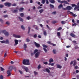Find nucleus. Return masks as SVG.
<instances>
[{
	"instance_id": "1",
	"label": "nucleus",
	"mask_w": 79,
	"mask_h": 79,
	"mask_svg": "<svg viewBox=\"0 0 79 79\" xmlns=\"http://www.w3.org/2000/svg\"><path fill=\"white\" fill-rule=\"evenodd\" d=\"M23 63L25 65H29L30 63H29V60H23Z\"/></svg>"
},
{
	"instance_id": "2",
	"label": "nucleus",
	"mask_w": 79,
	"mask_h": 79,
	"mask_svg": "<svg viewBox=\"0 0 79 79\" xmlns=\"http://www.w3.org/2000/svg\"><path fill=\"white\" fill-rule=\"evenodd\" d=\"M2 32L4 34L5 36H6V37H8V35H9V33L8 32H6V30H3L2 31Z\"/></svg>"
},
{
	"instance_id": "3",
	"label": "nucleus",
	"mask_w": 79,
	"mask_h": 79,
	"mask_svg": "<svg viewBox=\"0 0 79 79\" xmlns=\"http://www.w3.org/2000/svg\"><path fill=\"white\" fill-rule=\"evenodd\" d=\"M58 2H60V3H64L65 4H67V5H69V3L67 1L64 0L61 1V0H59L58 1Z\"/></svg>"
},
{
	"instance_id": "4",
	"label": "nucleus",
	"mask_w": 79,
	"mask_h": 79,
	"mask_svg": "<svg viewBox=\"0 0 79 79\" xmlns=\"http://www.w3.org/2000/svg\"><path fill=\"white\" fill-rule=\"evenodd\" d=\"M4 5L6 6H7L8 7H10L11 5V3L9 2H6L4 3Z\"/></svg>"
},
{
	"instance_id": "5",
	"label": "nucleus",
	"mask_w": 79,
	"mask_h": 79,
	"mask_svg": "<svg viewBox=\"0 0 79 79\" xmlns=\"http://www.w3.org/2000/svg\"><path fill=\"white\" fill-rule=\"evenodd\" d=\"M23 69H24L26 72H29V69H28V68L27 67H26L24 66H23L22 67Z\"/></svg>"
},
{
	"instance_id": "6",
	"label": "nucleus",
	"mask_w": 79,
	"mask_h": 79,
	"mask_svg": "<svg viewBox=\"0 0 79 79\" xmlns=\"http://www.w3.org/2000/svg\"><path fill=\"white\" fill-rule=\"evenodd\" d=\"M34 44L35 46H36L37 48H39L40 47V44L37 43L36 42H34Z\"/></svg>"
},
{
	"instance_id": "7",
	"label": "nucleus",
	"mask_w": 79,
	"mask_h": 79,
	"mask_svg": "<svg viewBox=\"0 0 79 79\" xmlns=\"http://www.w3.org/2000/svg\"><path fill=\"white\" fill-rule=\"evenodd\" d=\"M13 35L14 37H15L16 38H20V37H21V36L20 35H16L15 34H14Z\"/></svg>"
},
{
	"instance_id": "8",
	"label": "nucleus",
	"mask_w": 79,
	"mask_h": 79,
	"mask_svg": "<svg viewBox=\"0 0 79 79\" xmlns=\"http://www.w3.org/2000/svg\"><path fill=\"white\" fill-rule=\"evenodd\" d=\"M40 55V52H37L35 55V58H37Z\"/></svg>"
},
{
	"instance_id": "9",
	"label": "nucleus",
	"mask_w": 79,
	"mask_h": 79,
	"mask_svg": "<svg viewBox=\"0 0 79 79\" xmlns=\"http://www.w3.org/2000/svg\"><path fill=\"white\" fill-rule=\"evenodd\" d=\"M15 44H14V46H16V45H18V40H15Z\"/></svg>"
},
{
	"instance_id": "10",
	"label": "nucleus",
	"mask_w": 79,
	"mask_h": 79,
	"mask_svg": "<svg viewBox=\"0 0 79 79\" xmlns=\"http://www.w3.org/2000/svg\"><path fill=\"white\" fill-rule=\"evenodd\" d=\"M7 74H8L7 76V77H8V76H10L11 75V73L10 72V70H8L7 71Z\"/></svg>"
},
{
	"instance_id": "11",
	"label": "nucleus",
	"mask_w": 79,
	"mask_h": 79,
	"mask_svg": "<svg viewBox=\"0 0 79 79\" xmlns=\"http://www.w3.org/2000/svg\"><path fill=\"white\" fill-rule=\"evenodd\" d=\"M66 9L68 10H71L72 9V7L69 6H68L66 7Z\"/></svg>"
},
{
	"instance_id": "12",
	"label": "nucleus",
	"mask_w": 79,
	"mask_h": 79,
	"mask_svg": "<svg viewBox=\"0 0 79 79\" xmlns=\"http://www.w3.org/2000/svg\"><path fill=\"white\" fill-rule=\"evenodd\" d=\"M13 66H10V67L8 68L9 69L10 71H11L13 69Z\"/></svg>"
},
{
	"instance_id": "13",
	"label": "nucleus",
	"mask_w": 79,
	"mask_h": 79,
	"mask_svg": "<svg viewBox=\"0 0 79 79\" xmlns=\"http://www.w3.org/2000/svg\"><path fill=\"white\" fill-rule=\"evenodd\" d=\"M56 66L57 68H59V69H61V68H62V67L61 66L58 64H57Z\"/></svg>"
},
{
	"instance_id": "14",
	"label": "nucleus",
	"mask_w": 79,
	"mask_h": 79,
	"mask_svg": "<svg viewBox=\"0 0 79 79\" xmlns=\"http://www.w3.org/2000/svg\"><path fill=\"white\" fill-rule=\"evenodd\" d=\"M49 1L51 3H55V0H49Z\"/></svg>"
},
{
	"instance_id": "15",
	"label": "nucleus",
	"mask_w": 79,
	"mask_h": 79,
	"mask_svg": "<svg viewBox=\"0 0 79 79\" xmlns=\"http://www.w3.org/2000/svg\"><path fill=\"white\" fill-rule=\"evenodd\" d=\"M49 62L50 63H52V62H53V59L52 58H51L49 59Z\"/></svg>"
},
{
	"instance_id": "16",
	"label": "nucleus",
	"mask_w": 79,
	"mask_h": 79,
	"mask_svg": "<svg viewBox=\"0 0 79 79\" xmlns=\"http://www.w3.org/2000/svg\"><path fill=\"white\" fill-rule=\"evenodd\" d=\"M45 71H46V72H47V73H50V70H49V69H48L47 68H46L45 69Z\"/></svg>"
},
{
	"instance_id": "17",
	"label": "nucleus",
	"mask_w": 79,
	"mask_h": 79,
	"mask_svg": "<svg viewBox=\"0 0 79 79\" xmlns=\"http://www.w3.org/2000/svg\"><path fill=\"white\" fill-rule=\"evenodd\" d=\"M73 66H75V65H76V64H77V62L76 61V60H74L73 61Z\"/></svg>"
},
{
	"instance_id": "18",
	"label": "nucleus",
	"mask_w": 79,
	"mask_h": 79,
	"mask_svg": "<svg viewBox=\"0 0 79 79\" xmlns=\"http://www.w3.org/2000/svg\"><path fill=\"white\" fill-rule=\"evenodd\" d=\"M50 7L51 8H54V6L53 5H52L51 4H50Z\"/></svg>"
},
{
	"instance_id": "19",
	"label": "nucleus",
	"mask_w": 79,
	"mask_h": 79,
	"mask_svg": "<svg viewBox=\"0 0 79 79\" xmlns=\"http://www.w3.org/2000/svg\"><path fill=\"white\" fill-rule=\"evenodd\" d=\"M70 35L72 37H76V35H75L74 34L72 33L70 34Z\"/></svg>"
},
{
	"instance_id": "20",
	"label": "nucleus",
	"mask_w": 79,
	"mask_h": 79,
	"mask_svg": "<svg viewBox=\"0 0 79 79\" xmlns=\"http://www.w3.org/2000/svg\"><path fill=\"white\" fill-rule=\"evenodd\" d=\"M63 7V5L62 4H60L59 5V6H58V8L60 9L61 8Z\"/></svg>"
},
{
	"instance_id": "21",
	"label": "nucleus",
	"mask_w": 79,
	"mask_h": 79,
	"mask_svg": "<svg viewBox=\"0 0 79 79\" xmlns=\"http://www.w3.org/2000/svg\"><path fill=\"white\" fill-rule=\"evenodd\" d=\"M43 11H44V9H41L39 10V12L40 13H42Z\"/></svg>"
},
{
	"instance_id": "22",
	"label": "nucleus",
	"mask_w": 79,
	"mask_h": 79,
	"mask_svg": "<svg viewBox=\"0 0 79 79\" xmlns=\"http://www.w3.org/2000/svg\"><path fill=\"white\" fill-rule=\"evenodd\" d=\"M19 19L20 20V21H22V22L23 21V19L21 18V17H19Z\"/></svg>"
},
{
	"instance_id": "23",
	"label": "nucleus",
	"mask_w": 79,
	"mask_h": 79,
	"mask_svg": "<svg viewBox=\"0 0 79 79\" xmlns=\"http://www.w3.org/2000/svg\"><path fill=\"white\" fill-rule=\"evenodd\" d=\"M23 10H24V8L23 7H21L19 10V11H23Z\"/></svg>"
},
{
	"instance_id": "24",
	"label": "nucleus",
	"mask_w": 79,
	"mask_h": 79,
	"mask_svg": "<svg viewBox=\"0 0 79 79\" xmlns=\"http://www.w3.org/2000/svg\"><path fill=\"white\" fill-rule=\"evenodd\" d=\"M57 36H59V37L61 36V34H60V32H58L57 33Z\"/></svg>"
},
{
	"instance_id": "25",
	"label": "nucleus",
	"mask_w": 79,
	"mask_h": 79,
	"mask_svg": "<svg viewBox=\"0 0 79 79\" xmlns=\"http://www.w3.org/2000/svg\"><path fill=\"white\" fill-rule=\"evenodd\" d=\"M54 64H55V63H52V64H51V63L48 64V65L49 66H50V65L53 66V65H54Z\"/></svg>"
},
{
	"instance_id": "26",
	"label": "nucleus",
	"mask_w": 79,
	"mask_h": 79,
	"mask_svg": "<svg viewBox=\"0 0 79 79\" xmlns=\"http://www.w3.org/2000/svg\"><path fill=\"white\" fill-rule=\"evenodd\" d=\"M24 14H23V13H21L20 14V15L21 17H23L24 16Z\"/></svg>"
},
{
	"instance_id": "27",
	"label": "nucleus",
	"mask_w": 79,
	"mask_h": 79,
	"mask_svg": "<svg viewBox=\"0 0 79 79\" xmlns=\"http://www.w3.org/2000/svg\"><path fill=\"white\" fill-rule=\"evenodd\" d=\"M5 44H9V41L8 40H6V41H5Z\"/></svg>"
},
{
	"instance_id": "28",
	"label": "nucleus",
	"mask_w": 79,
	"mask_h": 79,
	"mask_svg": "<svg viewBox=\"0 0 79 79\" xmlns=\"http://www.w3.org/2000/svg\"><path fill=\"white\" fill-rule=\"evenodd\" d=\"M72 15L73 16H74V17H76V16H77V15H76V14H74L72 12Z\"/></svg>"
},
{
	"instance_id": "29",
	"label": "nucleus",
	"mask_w": 79,
	"mask_h": 79,
	"mask_svg": "<svg viewBox=\"0 0 79 79\" xmlns=\"http://www.w3.org/2000/svg\"><path fill=\"white\" fill-rule=\"evenodd\" d=\"M34 74H35V76H36L38 74V73L36 72V71H34Z\"/></svg>"
},
{
	"instance_id": "30",
	"label": "nucleus",
	"mask_w": 79,
	"mask_h": 79,
	"mask_svg": "<svg viewBox=\"0 0 79 79\" xmlns=\"http://www.w3.org/2000/svg\"><path fill=\"white\" fill-rule=\"evenodd\" d=\"M43 47L44 48H47V47H48V46L45 45V44L43 45Z\"/></svg>"
},
{
	"instance_id": "31",
	"label": "nucleus",
	"mask_w": 79,
	"mask_h": 79,
	"mask_svg": "<svg viewBox=\"0 0 79 79\" xmlns=\"http://www.w3.org/2000/svg\"><path fill=\"white\" fill-rule=\"evenodd\" d=\"M44 35L46 36V35H47V32H46V31H44Z\"/></svg>"
},
{
	"instance_id": "32",
	"label": "nucleus",
	"mask_w": 79,
	"mask_h": 79,
	"mask_svg": "<svg viewBox=\"0 0 79 79\" xmlns=\"http://www.w3.org/2000/svg\"><path fill=\"white\" fill-rule=\"evenodd\" d=\"M45 3V0H42V3L44 4Z\"/></svg>"
},
{
	"instance_id": "33",
	"label": "nucleus",
	"mask_w": 79,
	"mask_h": 79,
	"mask_svg": "<svg viewBox=\"0 0 79 79\" xmlns=\"http://www.w3.org/2000/svg\"><path fill=\"white\" fill-rule=\"evenodd\" d=\"M16 12H18V10H15L13 11V13H16Z\"/></svg>"
},
{
	"instance_id": "34",
	"label": "nucleus",
	"mask_w": 79,
	"mask_h": 79,
	"mask_svg": "<svg viewBox=\"0 0 79 79\" xmlns=\"http://www.w3.org/2000/svg\"><path fill=\"white\" fill-rule=\"evenodd\" d=\"M31 29V27H28V34H29V32H30V30Z\"/></svg>"
},
{
	"instance_id": "35",
	"label": "nucleus",
	"mask_w": 79,
	"mask_h": 79,
	"mask_svg": "<svg viewBox=\"0 0 79 79\" xmlns=\"http://www.w3.org/2000/svg\"><path fill=\"white\" fill-rule=\"evenodd\" d=\"M21 27L22 29H23V30H24V29H25V28H24V26H23V25H22L21 26Z\"/></svg>"
},
{
	"instance_id": "36",
	"label": "nucleus",
	"mask_w": 79,
	"mask_h": 79,
	"mask_svg": "<svg viewBox=\"0 0 79 79\" xmlns=\"http://www.w3.org/2000/svg\"><path fill=\"white\" fill-rule=\"evenodd\" d=\"M56 23H57L56 21H53L52 22V24H55Z\"/></svg>"
},
{
	"instance_id": "37",
	"label": "nucleus",
	"mask_w": 79,
	"mask_h": 79,
	"mask_svg": "<svg viewBox=\"0 0 79 79\" xmlns=\"http://www.w3.org/2000/svg\"><path fill=\"white\" fill-rule=\"evenodd\" d=\"M43 50H44V52H47V49H46V48H43Z\"/></svg>"
},
{
	"instance_id": "38",
	"label": "nucleus",
	"mask_w": 79,
	"mask_h": 79,
	"mask_svg": "<svg viewBox=\"0 0 79 79\" xmlns=\"http://www.w3.org/2000/svg\"><path fill=\"white\" fill-rule=\"evenodd\" d=\"M53 53L54 54H56V50L53 49Z\"/></svg>"
},
{
	"instance_id": "39",
	"label": "nucleus",
	"mask_w": 79,
	"mask_h": 79,
	"mask_svg": "<svg viewBox=\"0 0 79 79\" xmlns=\"http://www.w3.org/2000/svg\"><path fill=\"white\" fill-rule=\"evenodd\" d=\"M61 23L62 24H65V22H64V21H62L61 22Z\"/></svg>"
},
{
	"instance_id": "40",
	"label": "nucleus",
	"mask_w": 79,
	"mask_h": 79,
	"mask_svg": "<svg viewBox=\"0 0 79 79\" xmlns=\"http://www.w3.org/2000/svg\"><path fill=\"white\" fill-rule=\"evenodd\" d=\"M0 21L1 22V23L3 24V21L2 19H0Z\"/></svg>"
},
{
	"instance_id": "41",
	"label": "nucleus",
	"mask_w": 79,
	"mask_h": 79,
	"mask_svg": "<svg viewBox=\"0 0 79 79\" xmlns=\"http://www.w3.org/2000/svg\"><path fill=\"white\" fill-rule=\"evenodd\" d=\"M38 52V50L37 49H35L34 51V53H35L37 52Z\"/></svg>"
},
{
	"instance_id": "42",
	"label": "nucleus",
	"mask_w": 79,
	"mask_h": 79,
	"mask_svg": "<svg viewBox=\"0 0 79 79\" xmlns=\"http://www.w3.org/2000/svg\"><path fill=\"white\" fill-rule=\"evenodd\" d=\"M8 15H7L3 16L4 18H8Z\"/></svg>"
},
{
	"instance_id": "43",
	"label": "nucleus",
	"mask_w": 79,
	"mask_h": 79,
	"mask_svg": "<svg viewBox=\"0 0 79 79\" xmlns=\"http://www.w3.org/2000/svg\"><path fill=\"white\" fill-rule=\"evenodd\" d=\"M3 79V77L2 75H1L0 76V79Z\"/></svg>"
},
{
	"instance_id": "44",
	"label": "nucleus",
	"mask_w": 79,
	"mask_h": 79,
	"mask_svg": "<svg viewBox=\"0 0 79 79\" xmlns=\"http://www.w3.org/2000/svg\"><path fill=\"white\" fill-rule=\"evenodd\" d=\"M77 24H76V23H74V24H72V26H77Z\"/></svg>"
},
{
	"instance_id": "45",
	"label": "nucleus",
	"mask_w": 79,
	"mask_h": 79,
	"mask_svg": "<svg viewBox=\"0 0 79 79\" xmlns=\"http://www.w3.org/2000/svg\"><path fill=\"white\" fill-rule=\"evenodd\" d=\"M41 68V67H40V64L39 65L38 67V69H40Z\"/></svg>"
},
{
	"instance_id": "46",
	"label": "nucleus",
	"mask_w": 79,
	"mask_h": 79,
	"mask_svg": "<svg viewBox=\"0 0 79 79\" xmlns=\"http://www.w3.org/2000/svg\"><path fill=\"white\" fill-rule=\"evenodd\" d=\"M72 7H74L75 6H76V5L75 4H72Z\"/></svg>"
},
{
	"instance_id": "47",
	"label": "nucleus",
	"mask_w": 79,
	"mask_h": 79,
	"mask_svg": "<svg viewBox=\"0 0 79 79\" xmlns=\"http://www.w3.org/2000/svg\"><path fill=\"white\" fill-rule=\"evenodd\" d=\"M0 68H1V71H5V69H4L3 68H2V67H0Z\"/></svg>"
},
{
	"instance_id": "48",
	"label": "nucleus",
	"mask_w": 79,
	"mask_h": 79,
	"mask_svg": "<svg viewBox=\"0 0 79 79\" xmlns=\"http://www.w3.org/2000/svg\"><path fill=\"white\" fill-rule=\"evenodd\" d=\"M61 29H62L61 27H60L57 29V31H60Z\"/></svg>"
},
{
	"instance_id": "49",
	"label": "nucleus",
	"mask_w": 79,
	"mask_h": 79,
	"mask_svg": "<svg viewBox=\"0 0 79 79\" xmlns=\"http://www.w3.org/2000/svg\"><path fill=\"white\" fill-rule=\"evenodd\" d=\"M12 5L13 6H16V4L14 3Z\"/></svg>"
},
{
	"instance_id": "50",
	"label": "nucleus",
	"mask_w": 79,
	"mask_h": 79,
	"mask_svg": "<svg viewBox=\"0 0 79 79\" xmlns=\"http://www.w3.org/2000/svg\"><path fill=\"white\" fill-rule=\"evenodd\" d=\"M49 69H52V70H53V69H54V68H53V67H52V68L49 67Z\"/></svg>"
},
{
	"instance_id": "51",
	"label": "nucleus",
	"mask_w": 79,
	"mask_h": 79,
	"mask_svg": "<svg viewBox=\"0 0 79 79\" xmlns=\"http://www.w3.org/2000/svg\"><path fill=\"white\" fill-rule=\"evenodd\" d=\"M6 24H7V25H10V23H9V22H6Z\"/></svg>"
},
{
	"instance_id": "52",
	"label": "nucleus",
	"mask_w": 79,
	"mask_h": 79,
	"mask_svg": "<svg viewBox=\"0 0 79 79\" xmlns=\"http://www.w3.org/2000/svg\"><path fill=\"white\" fill-rule=\"evenodd\" d=\"M0 42H1V43H5V40L1 41Z\"/></svg>"
},
{
	"instance_id": "53",
	"label": "nucleus",
	"mask_w": 79,
	"mask_h": 79,
	"mask_svg": "<svg viewBox=\"0 0 79 79\" xmlns=\"http://www.w3.org/2000/svg\"><path fill=\"white\" fill-rule=\"evenodd\" d=\"M33 37L34 38H36L37 37V34H35L34 35Z\"/></svg>"
},
{
	"instance_id": "54",
	"label": "nucleus",
	"mask_w": 79,
	"mask_h": 79,
	"mask_svg": "<svg viewBox=\"0 0 79 79\" xmlns=\"http://www.w3.org/2000/svg\"><path fill=\"white\" fill-rule=\"evenodd\" d=\"M27 42H30V40L29 39L27 38Z\"/></svg>"
},
{
	"instance_id": "55",
	"label": "nucleus",
	"mask_w": 79,
	"mask_h": 79,
	"mask_svg": "<svg viewBox=\"0 0 79 79\" xmlns=\"http://www.w3.org/2000/svg\"><path fill=\"white\" fill-rule=\"evenodd\" d=\"M43 64H48V62H45L43 63Z\"/></svg>"
},
{
	"instance_id": "56",
	"label": "nucleus",
	"mask_w": 79,
	"mask_h": 79,
	"mask_svg": "<svg viewBox=\"0 0 79 79\" xmlns=\"http://www.w3.org/2000/svg\"><path fill=\"white\" fill-rule=\"evenodd\" d=\"M79 8V6H77L76 7H75L74 8V10H76V8Z\"/></svg>"
},
{
	"instance_id": "57",
	"label": "nucleus",
	"mask_w": 79,
	"mask_h": 79,
	"mask_svg": "<svg viewBox=\"0 0 79 79\" xmlns=\"http://www.w3.org/2000/svg\"><path fill=\"white\" fill-rule=\"evenodd\" d=\"M46 4H48V3H49V2H48V0H46Z\"/></svg>"
},
{
	"instance_id": "58",
	"label": "nucleus",
	"mask_w": 79,
	"mask_h": 79,
	"mask_svg": "<svg viewBox=\"0 0 79 79\" xmlns=\"http://www.w3.org/2000/svg\"><path fill=\"white\" fill-rule=\"evenodd\" d=\"M24 48H27V45L26 44H24Z\"/></svg>"
},
{
	"instance_id": "59",
	"label": "nucleus",
	"mask_w": 79,
	"mask_h": 79,
	"mask_svg": "<svg viewBox=\"0 0 79 79\" xmlns=\"http://www.w3.org/2000/svg\"><path fill=\"white\" fill-rule=\"evenodd\" d=\"M48 44H51L52 45V43H51V42H50V41H48L47 42Z\"/></svg>"
},
{
	"instance_id": "60",
	"label": "nucleus",
	"mask_w": 79,
	"mask_h": 79,
	"mask_svg": "<svg viewBox=\"0 0 79 79\" xmlns=\"http://www.w3.org/2000/svg\"><path fill=\"white\" fill-rule=\"evenodd\" d=\"M25 3V2H24L23 1H22V2H20V4H23L24 3Z\"/></svg>"
},
{
	"instance_id": "61",
	"label": "nucleus",
	"mask_w": 79,
	"mask_h": 79,
	"mask_svg": "<svg viewBox=\"0 0 79 79\" xmlns=\"http://www.w3.org/2000/svg\"><path fill=\"white\" fill-rule=\"evenodd\" d=\"M56 11H54V12H53L52 13V14H53L54 15H55L56 14Z\"/></svg>"
},
{
	"instance_id": "62",
	"label": "nucleus",
	"mask_w": 79,
	"mask_h": 79,
	"mask_svg": "<svg viewBox=\"0 0 79 79\" xmlns=\"http://www.w3.org/2000/svg\"><path fill=\"white\" fill-rule=\"evenodd\" d=\"M3 5H0V8H3Z\"/></svg>"
},
{
	"instance_id": "63",
	"label": "nucleus",
	"mask_w": 79,
	"mask_h": 79,
	"mask_svg": "<svg viewBox=\"0 0 79 79\" xmlns=\"http://www.w3.org/2000/svg\"><path fill=\"white\" fill-rule=\"evenodd\" d=\"M19 73H20V74H23V72H22L21 71L19 70Z\"/></svg>"
},
{
	"instance_id": "64",
	"label": "nucleus",
	"mask_w": 79,
	"mask_h": 79,
	"mask_svg": "<svg viewBox=\"0 0 79 79\" xmlns=\"http://www.w3.org/2000/svg\"><path fill=\"white\" fill-rule=\"evenodd\" d=\"M6 56V53H5L4 55V57L5 58Z\"/></svg>"
}]
</instances>
